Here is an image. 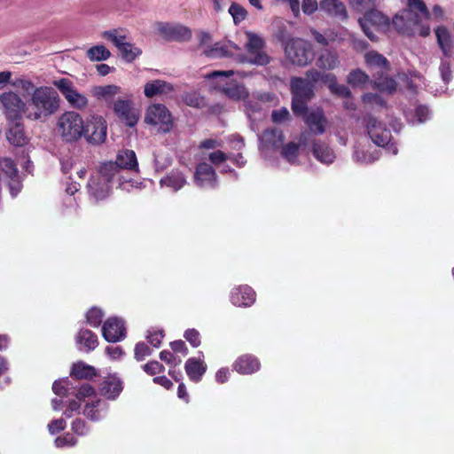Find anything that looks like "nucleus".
<instances>
[{
	"mask_svg": "<svg viewBox=\"0 0 454 454\" xmlns=\"http://www.w3.org/2000/svg\"><path fill=\"white\" fill-rule=\"evenodd\" d=\"M185 339L193 346L197 347L200 345V338H199V333L194 330H188L184 333Z\"/></svg>",
	"mask_w": 454,
	"mask_h": 454,
	"instance_id": "nucleus-51",
	"label": "nucleus"
},
{
	"mask_svg": "<svg viewBox=\"0 0 454 454\" xmlns=\"http://www.w3.org/2000/svg\"><path fill=\"white\" fill-rule=\"evenodd\" d=\"M97 70L99 74L105 76V75H107L108 74H110L111 72H113L114 70V68L109 67L106 64H100V65L97 66Z\"/></svg>",
	"mask_w": 454,
	"mask_h": 454,
	"instance_id": "nucleus-64",
	"label": "nucleus"
},
{
	"mask_svg": "<svg viewBox=\"0 0 454 454\" xmlns=\"http://www.w3.org/2000/svg\"><path fill=\"white\" fill-rule=\"evenodd\" d=\"M23 100L17 93L13 91H4L0 94V104L4 114L8 119H20L26 117L27 108V98Z\"/></svg>",
	"mask_w": 454,
	"mask_h": 454,
	"instance_id": "nucleus-14",
	"label": "nucleus"
},
{
	"mask_svg": "<svg viewBox=\"0 0 454 454\" xmlns=\"http://www.w3.org/2000/svg\"><path fill=\"white\" fill-rule=\"evenodd\" d=\"M239 35L247 51V55L242 59L243 62L260 66L269 63L270 59L263 51L264 41L258 34L250 30H244Z\"/></svg>",
	"mask_w": 454,
	"mask_h": 454,
	"instance_id": "nucleus-7",
	"label": "nucleus"
},
{
	"mask_svg": "<svg viewBox=\"0 0 454 454\" xmlns=\"http://www.w3.org/2000/svg\"><path fill=\"white\" fill-rule=\"evenodd\" d=\"M271 119L275 123H284L290 119V114L286 108L277 109L272 112Z\"/></svg>",
	"mask_w": 454,
	"mask_h": 454,
	"instance_id": "nucleus-47",
	"label": "nucleus"
},
{
	"mask_svg": "<svg viewBox=\"0 0 454 454\" xmlns=\"http://www.w3.org/2000/svg\"><path fill=\"white\" fill-rule=\"evenodd\" d=\"M185 370L191 380L198 381L205 372L206 366L201 360L190 358L186 362Z\"/></svg>",
	"mask_w": 454,
	"mask_h": 454,
	"instance_id": "nucleus-35",
	"label": "nucleus"
},
{
	"mask_svg": "<svg viewBox=\"0 0 454 454\" xmlns=\"http://www.w3.org/2000/svg\"><path fill=\"white\" fill-rule=\"evenodd\" d=\"M366 64L377 73L375 85L381 91L393 92L396 88V82L385 76V72L388 70V64L382 55L376 51H369L364 55Z\"/></svg>",
	"mask_w": 454,
	"mask_h": 454,
	"instance_id": "nucleus-11",
	"label": "nucleus"
},
{
	"mask_svg": "<svg viewBox=\"0 0 454 454\" xmlns=\"http://www.w3.org/2000/svg\"><path fill=\"white\" fill-rule=\"evenodd\" d=\"M255 300V294L249 286H240L231 294V302L237 306H250Z\"/></svg>",
	"mask_w": 454,
	"mask_h": 454,
	"instance_id": "nucleus-25",
	"label": "nucleus"
},
{
	"mask_svg": "<svg viewBox=\"0 0 454 454\" xmlns=\"http://www.w3.org/2000/svg\"><path fill=\"white\" fill-rule=\"evenodd\" d=\"M65 421L62 419H56L49 424V431L55 434L65 427Z\"/></svg>",
	"mask_w": 454,
	"mask_h": 454,
	"instance_id": "nucleus-60",
	"label": "nucleus"
},
{
	"mask_svg": "<svg viewBox=\"0 0 454 454\" xmlns=\"http://www.w3.org/2000/svg\"><path fill=\"white\" fill-rule=\"evenodd\" d=\"M67 380H59L55 381L52 389L56 395H62L67 392Z\"/></svg>",
	"mask_w": 454,
	"mask_h": 454,
	"instance_id": "nucleus-56",
	"label": "nucleus"
},
{
	"mask_svg": "<svg viewBox=\"0 0 454 454\" xmlns=\"http://www.w3.org/2000/svg\"><path fill=\"white\" fill-rule=\"evenodd\" d=\"M319 7L328 14L344 20L347 18V11L340 0H320Z\"/></svg>",
	"mask_w": 454,
	"mask_h": 454,
	"instance_id": "nucleus-27",
	"label": "nucleus"
},
{
	"mask_svg": "<svg viewBox=\"0 0 454 454\" xmlns=\"http://www.w3.org/2000/svg\"><path fill=\"white\" fill-rule=\"evenodd\" d=\"M145 121L147 124L158 125L162 131H168L172 127V117L165 106L153 104L146 109Z\"/></svg>",
	"mask_w": 454,
	"mask_h": 454,
	"instance_id": "nucleus-18",
	"label": "nucleus"
},
{
	"mask_svg": "<svg viewBox=\"0 0 454 454\" xmlns=\"http://www.w3.org/2000/svg\"><path fill=\"white\" fill-rule=\"evenodd\" d=\"M185 183L184 177L178 171H174L160 180V185L172 188L174 191L180 189Z\"/></svg>",
	"mask_w": 454,
	"mask_h": 454,
	"instance_id": "nucleus-39",
	"label": "nucleus"
},
{
	"mask_svg": "<svg viewBox=\"0 0 454 454\" xmlns=\"http://www.w3.org/2000/svg\"><path fill=\"white\" fill-rule=\"evenodd\" d=\"M150 348L145 343H138L135 348L136 357L139 360L144 359L145 356H149Z\"/></svg>",
	"mask_w": 454,
	"mask_h": 454,
	"instance_id": "nucleus-50",
	"label": "nucleus"
},
{
	"mask_svg": "<svg viewBox=\"0 0 454 454\" xmlns=\"http://www.w3.org/2000/svg\"><path fill=\"white\" fill-rule=\"evenodd\" d=\"M71 374L78 379H87L95 375V369L92 366L79 362L74 364Z\"/></svg>",
	"mask_w": 454,
	"mask_h": 454,
	"instance_id": "nucleus-43",
	"label": "nucleus"
},
{
	"mask_svg": "<svg viewBox=\"0 0 454 454\" xmlns=\"http://www.w3.org/2000/svg\"><path fill=\"white\" fill-rule=\"evenodd\" d=\"M86 56L90 61H104L111 57V52L106 46L97 44L87 50Z\"/></svg>",
	"mask_w": 454,
	"mask_h": 454,
	"instance_id": "nucleus-37",
	"label": "nucleus"
},
{
	"mask_svg": "<svg viewBox=\"0 0 454 454\" xmlns=\"http://www.w3.org/2000/svg\"><path fill=\"white\" fill-rule=\"evenodd\" d=\"M200 44L203 53L211 59L232 55L237 50V46L230 42L212 43L211 36L206 33L200 35Z\"/></svg>",
	"mask_w": 454,
	"mask_h": 454,
	"instance_id": "nucleus-17",
	"label": "nucleus"
},
{
	"mask_svg": "<svg viewBox=\"0 0 454 454\" xmlns=\"http://www.w3.org/2000/svg\"><path fill=\"white\" fill-rule=\"evenodd\" d=\"M103 313L99 309L93 308L87 313V321L92 326H98L101 323Z\"/></svg>",
	"mask_w": 454,
	"mask_h": 454,
	"instance_id": "nucleus-46",
	"label": "nucleus"
},
{
	"mask_svg": "<svg viewBox=\"0 0 454 454\" xmlns=\"http://www.w3.org/2000/svg\"><path fill=\"white\" fill-rule=\"evenodd\" d=\"M160 359L168 364L174 365H176L181 363V359L176 360L174 354L166 350L160 353Z\"/></svg>",
	"mask_w": 454,
	"mask_h": 454,
	"instance_id": "nucleus-58",
	"label": "nucleus"
},
{
	"mask_svg": "<svg viewBox=\"0 0 454 454\" xmlns=\"http://www.w3.org/2000/svg\"><path fill=\"white\" fill-rule=\"evenodd\" d=\"M12 86L20 91L23 98H27L26 110L27 119L33 121L46 119L59 108L60 98L52 87H35L30 80L24 78L13 81Z\"/></svg>",
	"mask_w": 454,
	"mask_h": 454,
	"instance_id": "nucleus-2",
	"label": "nucleus"
},
{
	"mask_svg": "<svg viewBox=\"0 0 454 454\" xmlns=\"http://www.w3.org/2000/svg\"><path fill=\"white\" fill-rule=\"evenodd\" d=\"M435 35L442 51L445 55H448L452 45V37L450 32L444 27H438L435 29Z\"/></svg>",
	"mask_w": 454,
	"mask_h": 454,
	"instance_id": "nucleus-38",
	"label": "nucleus"
},
{
	"mask_svg": "<svg viewBox=\"0 0 454 454\" xmlns=\"http://www.w3.org/2000/svg\"><path fill=\"white\" fill-rule=\"evenodd\" d=\"M57 447L73 446L75 443L74 436L70 434L64 435L56 439Z\"/></svg>",
	"mask_w": 454,
	"mask_h": 454,
	"instance_id": "nucleus-53",
	"label": "nucleus"
},
{
	"mask_svg": "<svg viewBox=\"0 0 454 454\" xmlns=\"http://www.w3.org/2000/svg\"><path fill=\"white\" fill-rule=\"evenodd\" d=\"M77 342L90 350L96 348L98 338L91 331L82 330L77 336Z\"/></svg>",
	"mask_w": 454,
	"mask_h": 454,
	"instance_id": "nucleus-41",
	"label": "nucleus"
},
{
	"mask_svg": "<svg viewBox=\"0 0 454 454\" xmlns=\"http://www.w3.org/2000/svg\"><path fill=\"white\" fill-rule=\"evenodd\" d=\"M6 137L8 141L16 146H22L28 141V137L24 131L22 124L18 121L10 125Z\"/></svg>",
	"mask_w": 454,
	"mask_h": 454,
	"instance_id": "nucleus-26",
	"label": "nucleus"
},
{
	"mask_svg": "<svg viewBox=\"0 0 454 454\" xmlns=\"http://www.w3.org/2000/svg\"><path fill=\"white\" fill-rule=\"evenodd\" d=\"M359 24L364 33L372 41L376 40L374 32L385 33L395 28L399 33H403L393 24V20L390 21L387 16L377 10L366 12L363 18L359 19Z\"/></svg>",
	"mask_w": 454,
	"mask_h": 454,
	"instance_id": "nucleus-10",
	"label": "nucleus"
},
{
	"mask_svg": "<svg viewBox=\"0 0 454 454\" xmlns=\"http://www.w3.org/2000/svg\"><path fill=\"white\" fill-rule=\"evenodd\" d=\"M153 31L167 41L184 42L192 37V30L181 23L158 21L153 24Z\"/></svg>",
	"mask_w": 454,
	"mask_h": 454,
	"instance_id": "nucleus-13",
	"label": "nucleus"
},
{
	"mask_svg": "<svg viewBox=\"0 0 454 454\" xmlns=\"http://www.w3.org/2000/svg\"><path fill=\"white\" fill-rule=\"evenodd\" d=\"M284 136L278 129H270L262 136V143L265 146L278 148L283 143Z\"/></svg>",
	"mask_w": 454,
	"mask_h": 454,
	"instance_id": "nucleus-34",
	"label": "nucleus"
},
{
	"mask_svg": "<svg viewBox=\"0 0 454 454\" xmlns=\"http://www.w3.org/2000/svg\"><path fill=\"white\" fill-rule=\"evenodd\" d=\"M286 61L295 66H305L313 59L311 45L301 38H291L285 43Z\"/></svg>",
	"mask_w": 454,
	"mask_h": 454,
	"instance_id": "nucleus-12",
	"label": "nucleus"
},
{
	"mask_svg": "<svg viewBox=\"0 0 454 454\" xmlns=\"http://www.w3.org/2000/svg\"><path fill=\"white\" fill-rule=\"evenodd\" d=\"M101 38L111 42L116 48L121 46L127 39V33L123 28L111 29L104 31L100 35Z\"/></svg>",
	"mask_w": 454,
	"mask_h": 454,
	"instance_id": "nucleus-36",
	"label": "nucleus"
},
{
	"mask_svg": "<svg viewBox=\"0 0 454 454\" xmlns=\"http://www.w3.org/2000/svg\"><path fill=\"white\" fill-rule=\"evenodd\" d=\"M102 333L107 341L116 342L125 335V327L121 319L111 317L107 319L102 327Z\"/></svg>",
	"mask_w": 454,
	"mask_h": 454,
	"instance_id": "nucleus-20",
	"label": "nucleus"
},
{
	"mask_svg": "<svg viewBox=\"0 0 454 454\" xmlns=\"http://www.w3.org/2000/svg\"><path fill=\"white\" fill-rule=\"evenodd\" d=\"M57 447L73 446L75 443L74 436L70 434L64 435L56 439Z\"/></svg>",
	"mask_w": 454,
	"mask_h": 454,
	"instance_id": "nucleus-52",
	"label": "nucleus"
},
{
	"mask_svg": "<svg viewBox=\"0 0 454 454\" xmlns=\"http://www.w3.org/2000/svg\"><path fill=\"white\" fill-rule=\"evenodd\" d=\"M258 360L251 356L246 355L239 357L235 364V370L243 374L252 373L259 369Z\"/></svg>",
	"mask_w": 454,
	"mask_h": 454,
	"instance_id": "nucleus-33",
	"label": "nucleus"
},
{
	"mask_svg": "<svg viewBox=\"0 0 454 454\" xmlns=\"http://www.w3.org/2000/svg\"><path fill=\"white\" fill-rule=\"evenodd\" d=\"M74 432L78 434H83L85 433V424L81 419H76L72 425Z\"/></svg>",
	"mask_w": 454,
	"mask_h": 454,
	"instance_id": "nucleus-62",
	"label": "nucleus"
},
{
	"mask_svg": "<svg viewBox=\"0 0 454 454\" xmlns=\"http://www.w3.org/2000/svg\"><path fill=\"white\" fill-rule=\"evenodd\" d=\"M348 35L347 30L341 28L340 30L329 29L325 32V34H321L317 31H313L312 35L313 38L321 44L328 45L331 43H340L346 39Z\"/></svg>",
	"mask_w": 454,
	"mask_h": 454,
	"instance_id": "nucleus-24",
	"label": "nucleus"
},
{
	"mask_svg": "<svg viewBox=\"0 0 454 454\" xmlns=\"http://www.w3.org/2000/svg\"><path fill=\"white\" fill-rule=\"evenodd\" d=\"M234 75L243 77L239 72L234 71H215L206 77L210 87L223 90L229 98L234 101L245 100L248 92L241 83L237 82Z\"/></svg>",
	"mask_w": 454,
	"mask_h": 454,
	"instance_id": "nucleus-6",
	"label": "nucleus"
},
{
	"mask_svg": "<svg viewBox=\"0 0 454 454\" xmlns=\"http://www.w3.org/2000/svg\"><path fill=\"white\" fill-rule=\"evenodd\" d=\"M442 17L443 11L437 5L429 12L422 0H408L406 9L393 18V24L403 34L419 33L422 36H427L430 34L429 21H438Z\"/></svg>",
	"mask_w": 454,
	"mask_h": 454,
	"instance_id": "nucleus-4",
	"label": "nucleus"
},
{
	"mask_svg": "<svg viewBox=\"0 0 454 454\" xmlns=\"http://www.w3.org/2000/svg\"><path fill=\"white\" fill-rule=\"evenodd\" d=\"M121 390V382L115 376L107 377L100 387L101 394L109 399L115 398Z\"/></svg>",
	"mask_w": 454,
	"mask_h": 454,
	"instance_id": "nucleus-29",
	"label": "nucleus"
},
{
	"mask_svg": "<svg viewBox=\"0 0 454 454\" xmlns=\"http://www.w3.org/2000/svg\"><path fill=\"white\" fill-rule=\"evenodd\" d=\"M229 14L233 20V23L237 26L243 22L248 16L247 10L239 3L232 2L228 9Z\"/></svg>",
	"mask_w": 454,
	"mask_h": 454,
	"instance_id": "nucleus-40",
	"label": "nucleus"
},
{
	"mask_svg": "<svg viewBox=\"0 0 454 454\" xmlns=\"http://www.w3.org/2000/svg\"><path fill=\"white\" fill-rule=\"evenodd\" d=\"M117 49L120 51L121 57L128 62L133 61L141 53V51L137 47L128 43L127 41L123 42L122 44Z\"/></svg>",
	"mask_w": 454,
	"mask_h": 454,
	"instance_id": "nucleus-42",
	"label": "nucleus"
},
{
	"mask_svg": "<svg viewBox=\"0 0 454 454\" xmlns=\"http://www.w3.org/2000/svg\"><path fill=\"white\" fill-rule=\"evenodd\" d=\"M53 85L60 91L72 107L80 110L87 107L89 103L87 97L79 92L69 79L61 78L55 80Z\"/></svg>",
	"mask_w": 454,
	"mask_h": 454,
	"instance_id": "nucleus-15",
	"label": "nucleus"
},
{
	"mask_svg": "<svg viewBox=\"0 0 454 454\" xmlns=\"http://www.w3.org/2000/svg\"><path fill=\"white\" fill-rule=\"evenodd\" d=\"M106 352L107 356L113 360L118 359L122 356V350L120 347H107L106 348Z\"/></svg>",
	"mask_w": 454,
	"mask_h": 454,
	"instance_id": "nucleus-59",
	"label": "nucleus"
},
{
	"mask_svg": "<svg viewBox=\"0 0 454 454\" xmlns=\"http://www.w3.org/2000/svg\"><path fill=\"white\" fill-rule=\"evenodd\" d=\"M368 133L374 144L379 146H385L391 140V133L385 124L375 119L368 122Z\"/></svg>",
	"mask_w": 454,
	"mask_h": 454,
	"instance_id": "nucleus-21",
	"label": "nucleus"
},
{
	"mask_svg": "<svg viewBox=\"0 0 454 454\" xmlns=\"http://www.w3.org/2000/svg\"><path fill=\"white\" fill-rule=\"evenodd\" d=\"M0 171L10 178L11 193L15 196L20 191L21 185L13 161L11 159H3L0 161Z\"/></svg>",
	"mask_w": 454,
	"mask_h": 454,
	"instance_id": "nucleus-22",
	"label": "nucleus"
},
{
	"mask_svg": "<svg viewBox=\"0 0 454 454\" xmlns=\"http://www.w3.org/2000/svg\"><path fill=\"white\" fill-rule=\"evenodd\" d=\"M429 114L428 109L426 106H419L416 110V116L419 122H423L427 120Z\"/></svg>",
	"mask_w": 454,
	"mask_h": 454,
	"instance_id": "nucleus-61",
	"label": "nucleus"
},
{
	"mask_svg": "<svg viewBox=\"0 0 454 454\" xmlns=\"http://www.w3.org/2000/svg\"><path fill=\"white\" fill-rule=\"evenodd\" d=\"M322 82L328 85L330 90L343 98L349 96V91L345 86L336 83V78L333 74L321 73L311 70L307 74V78H294L292 80L291 90L293 94L292 109L297 115H303L305 122L314 134L325 132L328 121L323 111L319 108L307 111V102L313 93V82Z\"/></svg>",
	"mask_w": 454,
	"mask_h": 454,
	"instance_id": "nucleus-1",
	"label": "nucleus"
},
{
	"mask_svg": "<svg viewBox=\"0 0 454 454\" xmlns=\"http://www.w3.org/2000/svg\"><path fill=\"white\" fill-rule=\"evenodd\" d=\"M162 339L163 333L161 330L152 329L148 332L147 340L153 347H158Z\"/></svg>",
	"mask_w": 454,
	"mask_h": 454,
	"instance_id": "nucleus-48",
	"label": "nucleus"
},
{
	"mask_svg": "<svg viewBox=\"0 0 454 454\" xmlns=\"http://www.w3.org/2000/svg\"><path fill=\"white\" fill-rule=\"evenodd\" d=\"M120 86L115 84H107L103 86H95L91 89V94L98 100L108 101L113 99L117 94L121 92Z\"/></svg>",
	"mask_w": 454,
	"mask_h": 454,
	"instance_id": "nucleus-32",
	"label": "nucleus"
},
{
	"mask_svg": "<svg viewBox=\"0 0 454 454\" xmlns=\"http://www.w3.org/2000/svg\"><path fill=\"white\" fill-rule=\"evenodd\" d=\"M229 375H230L229 370L223 368V369H220L216 372L215 378H216L217 382L224 383L228 380Z\"/></svg>",
	"mask_w": 454,
	"mask_h": 454,
	"instance_id": "nucleus-63",
	"label": "nucleus"
},
{
	"mask_svg": "<svg viewBox=\"0 0 454 454\" xmlns=\"http://www.w3.org/2000/svg\"><path fill=\"white\" fill-rule=\"evenodd\" d=\"M162 369V365L157 361L148 363L145 365V371L152 375L160 372Z\"/></svg>",
	"mask_w": 454,
	"mask_h": 454,
	"instance_id": "nucleus-55",
	"label": "nucleus"
},
{
	"mask_svg": "<svg viewBox=\"0 0 454 454\" xmlns=\"http://www.w3.org/2000/svg\"><path fill=\"white\" fill-rule=\"evenodd\" d=\"M55 130L65 141H75L83 135L84 121L79 114L67 111L58 118Z\"/></svg>",
	"mask_w": 454,
	"mask_h": 454,
	"instance_id": "nucleus-9",
	"label": "nucleus"
},
{
	"mask_svg": "<svg viewBox=\"0 0 454 454\" xmlns=\"http://www.w3.org/2000/svg\"><path fill=\"white\" fill-rule=\"evenodd\" d=\"M220 147L221 143L214 138L205 139L201 142L193 176V182L197 186L209 188L215 185L217 176L208 161L218 168L230 158L228 154L220 150Z\"/></svg>",
	"mask_w": 454,
	"mask_h": 454,
	"instance_id": "nucleus-5",
	"label": "nucleus"
},
{
	"mask_svg": "<svg viewBox=\"0 0 454 454\" xmlns=\"http://www.w3.org/2000/svg\"><path fill=\"white\" fill-rule=\"evenodd\" d=\"M106 121L103 116L90 114L84 121L83 135L94 144H101L106 137Z\"/></svg>",
	"mask_w": 454,
	"mask_h": 454,
	"instance_id": "nucleus-16",
	"label": "nucleus"
},
{
	"mask_svg": "<svg viewBox=\"0 0 454 454\" xmlns=\"http://www.w3.org/2000/svg\"><path fill=\"white\" fill-rule=\"evenodd\" d=\"M184 102L188 106L199 107L202 104V99L195 93H189L185 95Z\"/></svg>",
	"mask_w": 454,
	"mask_h": 454,
	"instance_id": "nucleus-54",
	"label": "nucleus"
},
{
	"mask_svg": "<svg viewBox=\"0 0 454 454\" xmlns=\"http://www.w3.org/2000/svg\"><path fill=\"white\" fill-rule=\"evenodd\" d=\"M173 90V86L164 80H153L145 84L144 94L146 98H153L168 94Z\"/></svg>",
	"mask_w": 454,
	"mask_h": 454,
	"instance_id": "nucleus-23",
	"label": "nucleus"
},
{
	"mask_svg": "<svg viewBox=\"0 0 454 454\" xmlns=\"http://www.w3.org/2000/svg\"><path fill=\"white\" fill-rule=\"evenodd\" d=\"M76 398L78 402L75 400L71 401L67 410L66 411V413L68 411H78L81 406L80 403H83L85 405L83 410L84 415L93 420L98 419L100 418L99 412L101 411L103 403L97 398L95 390L90 385H82L76 394Z\"/></svg>",
	"mask_w": 454,
	"mask_h": 454,
	"instance_id": "nucleus-8",
	"label": "nucleus"
},
{
	"mask_svg": "<svg viewBox=\"0 0 454 454\" xmlns=\"http://www.w3.org/2000/svg\"><path fill=\"white\" fill-rule=\"evenodd\" d=\"M312 152L314 156L324 164H330L335 159L333 151L320 140L313 142Z\"/></svg>",
	"mask_w": 454,
	"mask_h": 454,
	"instance_id": "nucleus-28",
	"label": "nucleus"
},
{
	"mask_svg": "<svg viewBox=\"0 0 454 454\" xmlns=\"http://www.w3.org/2000/svg\"><path fill=\"white\" fill-rule=\"evenodd\" d=\"M368 80V75L361 70H356L350 73L348 82L354 86L364 84Z\"/></svg>",
	"mask_w": 454,
	"mask_h": 454,
	"instance_id": "nucleus-45",
	"label": "nucleus"
},
{
	"mask_svg": "<svg viewBox=\"0 0 454 454\" xmlns=\"http://www.w3.org/2000/svg\"><path fill=\"white\" fill-rule=\"evenodd\" d=\"M319 6L317 0H302L301 9L306 14H312Z\"/></svg>",
	"mask_w": 454,
	"mask_h": 454,
	"instance_id": "nucleus-49",
	"label": "nucleus"
},
{
	"mask_svg": "<svg viewBox=\"0 0 454 454\" xmlns=\"http://www.w3.org/2000/svg\"><path fill=\"white\" fill-rule=\"evenodd\" d=\"M348 1L358 11H363L365 8L371 7L373 4V0H348Z\"/></svg>",
	"mask_w": 454,
	"mask_h": 454,
	"instance_id": "nucleus-57",
	"label": "nucleus"
},
{
	"mask_svg": "<svg viewBox=\"0 0 454 454\" xmlns=\"http://www.w3.org/2000/svg\"><path fill=\"white\" fill-rule=\"evenodd\" d=\"M380 156V150L376 148H370L366 153L364 151H356L355 160L360 162H372Z\"/></svg>",
	"mask_w": 454,
	"mask_h": 454,
	"instance_id": "nucleus-44",
	"label": "nucleus"
},
{
	"mask_svg": "<svg viewBox=\"0 0 454 454\" xmlns=\"http://www.w3.org/2000/svg\"><path fill=\"white\" fill-rule=\"evenodd\" d=\"M340 64L339 57L336 52L325 50L318 55L316 65L323 70H333Z\"/></svg>",
	"mask_w": 454,
	"mask_h": 454,
	"instance_id": "nucleus-30",
	"label": "nucleus"
},
{
	"mask_svg": "<svg viewBox=\"0 0 454 454\" xmlns=\"http://www.w3.org/2000/svg\"><path fill=\"white\" fill-rule=\"evenodd\" d=\"M306 136L302 135L300 138L299 144L290 143L286 145L282 150V155L289 162H295L298 157L305 151Z\"/></svg>",
	"mask_w": 454,
	"mask_h": 454,
	"instance_id": "nucleus-31",
	"label": "nucleus"
},
{
	"mask_svg": "<svg viewBox=\"0 0 454 454\" xmlns=\"http://www.w3.org/2000/svg\"><path fill=\"white\" fill-rule=\"evenodd\" d=\"M137 165L136 154L133 151L124 150L118 153L116 162L107 161L100 165L98 169L91 176L89 182L90 192L97 200L106 199L114 184L122 186V169H133Z\"/></svg>",
	"mask_w": 454,
	"mask_h": 454,
	"instance_id": "nucleus-3",
	"label": "nucleus"
},
{
	"mask_svg": "<svg viewBox=\"0 0 454 454\" xmlns=\"http://www.w3.org/2000/svg\"><path fill=\"white\" fill-rule=\"evenodd\" d=\"M113 109L119 120L128 126H135L139 120L140 111L132 100L119 98L114 103Z\"/></svg>",
	"mask_w": 454,
	"mask_h": 454,
	"instance_id": "nucleus-19",
	"label": "nucleus"
}]
</instances>
